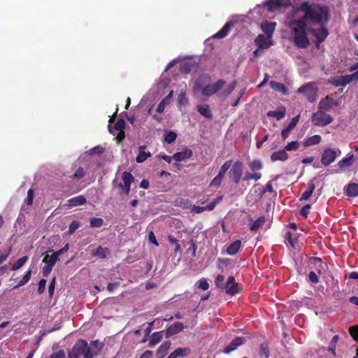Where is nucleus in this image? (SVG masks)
Listing matches in <instances>:
<instances>
[{"label": "nucleus", "instance_id": "79ce46f5", "mask_svg": "<svg viewBox=\"0 0 358 358\" xmlns=\"http://www.w3.org/2000/svg\"><path fill=\"white\" fill-rule=\"evenodd\" d=\"M103 224V220L99 217H92L90 220V226L91 228H99Z\"/></svg>", "mask_w": 358, "mask_h": 358}, {"label": "nucleus", "instance_id": "473e14b6", "mask_svg": "<svg viewBox=\"0 0 358 358\" xmlns=\"http://www.w3.org/2000/svg\"><path fill=\"white\" fill-rule=\"evenodd\" d=\"M322 141V138L320 135H313L312 136L306 138L303 142V145L305 147H309L311 145H315L319 144Z\"/></svg>", "mask_w": 358, "mask_h": 358}, {"label": "nucleus", "instance_id": "6e6552de", "mask_svg": "<svg viewBox=\"0 0 358 358\" xmlns=\"http://www.w3.org/2000/svg\"><path fill=\"white\" fill-rule=\"evenodd\" d=\"M341 153V152L339 149L334 150L329 148L324 149L321 155L322 164L324 166H329Z\"/></svg>", "mask_w": 358, "mask_h": 358}, {"label": "nucleus", "instance_id": "aec40b11", "mask_svg": "<svg viewBox=\"0 0 358 358\" xmlns=\"http://www.w3.org/2000/svg\"><path fill=\"white\" fill-rule=\"evenodd\" d=\"M146 145H141L138 147V154L136 158L137 163L144 162L148 157H151L150 152H145Z\"/></svg>", "mask_w": 358, "mask_h": 358}, {"label": "nucleus", "instance_id": "c85d7f7f", "mask_svg": "<svg viewBox=\"0 0 358 358\" xmlns=\"http://www.w3.org/2000/svg\"><path fill=\"white\" fill-rule=\"evenodd\" d=\"M285 238L286 241L287 242V243L289 244V245L292 248H294L295 244L298 240V234H297V232H295V231H288L286 232Z\"/></svg>", "mask_w": 358, "mask_h": 358}, {"label": "nucleus", "instance_id": "bf43d9fd", "mask_svg": "<svg viewBox=\"0 0 358 358\" xmlns=\"http://www.w3.org/2000/svg\"><path fill=\"white\" fill-rule=\"evenodd\" d=\"M197 288L202 290H207L209 288V283L208 280L203 278L198 282Z\"/></svg>", "mask_w": 358, "mask_h": 358}, {"label": "nucleus", "instance_id": "5701e85b", "mask_svg": "<svg viewBox=\"0 0 358 358\" xmlns=\"http://www.w3.org/2000/svg\"><path fill=\"white\" fill-rule=\"evenodd\" d=\"M191 352V350L189 348H179L175 350L173 352H171L168 358H178V357H183L185 356H187Z\"/></svg>", "mask_w": 358, "mask_h": 358}, {"label": "nucleus", "instance_id": "4c0bfd02", "mask_svg": "<svg viewBox=\"0 0 358 358\" xmlns=\"http://www.w3.org/2000/svg\"><path fill=\"white\" fill-rule=\"evenodd\" d=\"M162 339V331L154 332L151 335L148 345L150 347L154 346L155 345L158 343Z\"/></svg>", "mask_w": 358, "mask_h": 358}, {"label": "nucleus", "instance_id": "393cba45", "mask_svg": "<svg viewBox=\"0 0 358 358\" xmlns=\"http://www.w3.org/2000/svg\"><path fill=\"white\" fill-rule=\"evenodd\" d=\"M349 75L340 76L334 79L333 85L335 87H345L350 83Z\"/></svg>", "mask_w": 358, "mask_h": 358}, {"label": "nucleus", "instance_id": "de8ad7c7", "mask_svg": "<svg viewBox=\"0 0 358 358\" xmlns=\"http://www.w3.org/2000/svg\"><path fill=\"white\" fill-rule=\"evenodd\" d=\"M80 227V222L77 220L71 222L69 227L67 234L71 235L76 232V231Z\"/></svg>", "mask_w": 358, "mask_h": 358}, {"label": "nucleus", "instance_id": "338daca9", "mask_svg": "<svg viewBox=\"0 0 358 358\" xmlns=\"http://www.w3.org/2000/svg\"><path fill=\"white\" fill-rule=\"evenodd\" d=\"M50 358H66V354L64 350H59L51 354Z\"/></svg>", "mask_w": 358, "mask_h": 358}, {"label": "nucleus", "instance_id": "cd10ccee", "mask_svg": "<svg viewBox=\"0 0 358 358\" xmlns=\"http://www.w3.org/2000/svg\"><path fill=\"white\" fill-rule=\"evenodd\" d=\"M288 159V155L285 150H278L271 154V160L275 161H286Z\"/></svg>", "mask_w": 358, "mask_h": 358}, {"label": "nucleus", "instance_id": "49530a36", "mask_svg": "<svg viewBox=\"0 0 358 358\" xmlns=\"http://www.w3.org/2000/svg\"><path fill=\"white\" fill-rule=\"evenodd\" d=\"M236 85V81H233L231 83L226 89L223 90L222 92V95L224 97L228 96L229 94L232 93V92L234 90Z\"/></svg>", "mask_w": 358, "mask_h": 358}, {"label": "nucleus", "instance_id": "ddd939ff", "mask_svg": "<svg viewBox=\"0 0 358 358\" xmlns=\"http://www.w3.org/2000/svg\"><path fill=\"white\" fill-rule=\"evenodd\" d=\"M266 6L269 11H274L281 8H287L291 5L290 0H268Z\"/></svg>", "mask_w": 358, "mask_h": 358}, {"label": "nucleus", "instance_id": "4468645a", "mask_svg": "<svg viewBox=\"0 0 358 358\" xmlns=\"http://www.w3.org/2000/svg\"><path fill=\"white\" fill-rule=\"evenodd\" d=\"M245 343V338L243 337H236L233 339L229 345L226 346L223 350V352L225 354H229L232 351L235 350L238 347L243 345Z\"/></svg>", "mask_w": 358, "mask_h": 358}, {"label": "nucleus", "instance_id": "f03ea898", "mask_svg": "<svg viewBox=\"0 0 358 358\" xmlns=\"http://www.w3.org/2000/svg\"><path fill=\"white\" fill-rule=\"evenodd\" d=\"M104 344L99 340L78 339L68 352V358H95L102 351Z\"/></svg>", "mask_w": 358, "mask_h": 358}, {"label": "nucleus", "instance_id": "9d476101", "mask_svg": "<svg viewBox=\"0 0 358 358\" xmlns=\"http://www.w3.org/2000/svg\"><path fill=\"white\" fill-rule=\"evenodd\" d=\"M243 172V163L239 160L235 162L229 171L235 184L238 185L240 182L242 178Z\"/></svg>", "mask_w": 358, "mask_h": 358}, {"label": "nucleus", "instance_id": "72a5a7b5", "mask_svg": "<svg viewBox=\"0 0 358 358\" xmlns=\"http://www.w3.org/2000/svg\"><path fill=\"white\" fill-rule=\"evenodd\" d=\"M315 188L314 182L312 180L310 181L308 183V189L303 192L300 200H308L311 196Z\"/></svg>", "mask_w": 358, "mask_h": 358}, {"label": "nucleus", "instance_id": "6ab92c4d", "mask_svg": "<svg viewBox=\"0 0 358 358\" xmlns=\"http://www.w3.org/2000/svg\"><path fill=\"white\" fill-rule=\"evenodd\" d=\"M345 194L348 197L358 196V184L350 182L345 187Z\"/></svg>", "mask_w": 358, "mask_h": 358}, {"label": "nucleus", "instance_id": "13d9d810", "mask_svg": "<svg viewBox=\"0 0 358 358\" xmlns=\"http://www.w3.org/2000/svg\"><path fill=\"white\" fill-rule=\"evenodd\" d=\"M259 355L262 357H264L265 358H268L269 356V349L266 344L262 343L259 347Z\"/></svg>", "mask_w": 358, "mask_h": 358}, {"label": "nucleus", "instance_id": "4be33fe9", "mask_svg": "<svg viewBox=\"0 0 358 358\" xmlns=\"http://www.w3.org/2000/svg\"><path fill=\"white\" fill-rule=\"evenodd\" d=\"M276 26L275 22H267L262 23L261 28L262 31L266 35L267 37L271 38Z\"/></svg>", "mask_w": 358, "mask_h": 358}, {"label": "nucleus", "instance_id": "7c9ffc66", "mask_svg": "<svg viewBox=\"0 0 358 358\" xmlns=\"http://www.w3.org/2000/svg\"><path fill=\"white\" fill-rule=\"evenodd\" d=\"M269 85L273 90H274L277 92H281L283 94H288V90H287V87L282 83H278L274 80H271L269 83Z\"/></svg>", "mask_w": 358, "mask_h": 358}, {"label": "nucleus", "instance_id": "69168bd1", "mask_svg": "<svg viewBox=\"0 0 358 358\" xmlns=\"http://www.w3.org/2000/svg\"><path fill=\"white\" fill-rule=\"evenodd\" d=\"M46 280L44 278L40 280L38 287V293L39 294H42L44 292L46 286Z\"/></svg>", "mask_w": 358, "mask_h": 358}, {"label": "nucleus", "instance_id": "dca6fc26", "mask_svg": "<svg viewBox=\"0 0 358 358\" xmlns=\"http://www.w3.org/2000/svg\"><path fill=\"white\" fill-rule=\"evenodd\" d=\"M193 155V152L188 148H185L182 151L176 152L172 158L176 162H182L189 159Z\"/></svg>", "mask_w": 358, "mask_h": 358}, {"label": "nucleus", "instance_id": "1a4fd4ad", "mask_svg": "<svg viewBox=\"0 0 358 358\" xmlns=\"http://www.w3.org/2000/svg\"><path fill=\"white\" fill-rule=\"evenodd\" d=\"M122 180L123 182L118 184V187L122 189L121 194L124 193L128 195L130 192L131 185L134 182V177L130 172L124 171L122 175Z\"/></svg>", "mask_w": 358, "mask_h": 358}, {"label": "nucleus", "instance_id": "39448f33", "mask_svg": "<svg viewBox=\"0 0 358 358\" xmlns=\"http://www.w3.org/2000/svg\"><path fill=\"white\" fill-rule=\"evenodd\" d=\"M249 169L253 173L246 171L245 173L243 180L249 181L251 180H254L255 181L259 180L262 178V173L259 172H256L258 171H261L263 167V163L260 159H253L248 164Z\"/></svg>", "mask_w": 358, "mask_h": 358}, {"label": "nucleus", "instance_id": "2f4dec72", "mask_svg": "<svg viewBox=\"0 0 358 358\" xmlns=\"http://www.w3.org/2000/svg\"><path fill=\"white\" fill-rule=\"evenodd\" d=\"M231 26H232V24L230 22H227L218 32H217L215 34L213 35V38H224L228 34Z\"/></svg>", "mask_w": 358, "mask_h": 358}, {"label": "nucleus", "instance_id": "774afa93", "mask_svg": "<svg viewBox=\"0 0 358 358\" xmlns=\"http://www.w3.org/2000/svg\"><path fill=\"white\" fill-rule=\"evenodd\" d=\"M308 280L313 284H317L319 282V278L317 275L314 271H310L308 274Z\"/></svg>", "mask_w": 358, "mask_h": 358}, {"label": "nucleus", "instance_id": "20e7f679", "mask_svg": "<svg viewBox=\"0 0 358 358\" xmlns=\"http://www.w3.org/2000/svg\"><path fill=\"white\" fill-rule=\"evenodd\" d=\"M211 77L208 74H201L196 80L194 90L201 91L205 96H210L214 94L210 87Z\"/></svg>", "mask_w": 358, "mask_h": 358}, {"label": "nucleus", "instance_id": "412c9836", "mask_svg": "<svg viewBox=\"0 0 358 358\" xmlns=\"http://www.w3.org/2000/svg\"><path fill=\"white\" fill-rule=\"evenodd\" d=\"M87 202L86 198L83 195H78L72 197L68 200V205L69 207H76L84 205Z\"/></svg>", "mask_w": 358, "mask_h": 358}, {"label": "nucleus", "instance_id": "3c124183", "mask_svg": "<svg viewBox=\"0 0 358 358\" xmlns=\"http://www.w3.org/2000/svg\"><path fill=\"white\" fill-rule=\"evenodd\" d=\"M224 176L218 173L217 176H215L210 183V186L211 187H219Z\"/></svg>", "mask_w": 358, "mask_h": 358}, {"label": "nucleus", "instance_id": "c756f323", "mask_svg": "<svg viewBox=\"0 0 358 358\" xmlns=\"http://www.w3.org/2000/svg\"><path fill=\"white\" fill-rule=\"evenodd\" d=\"M196 108H197V110L199 112V113L201 115H202L203 116H204L206 118H208V119L213 118V115H212L211 110H210L208 105H207V104L198 105L196 106Z\"/></svg>", "mask_w": 358, "mask_h": 358}, {"label": "nucleus", "instance_id": "f3484780", "mask_svg": "<svg viewBox=\"0 0 358 358\" xmlns=\"http://www.w3.org/2000/svg\"><path fill=\"white\" fill-rule=\"evenodd\" d=\"M255 43L259 49H267L271 45L267 37L264 34H259L255 38Z\"/></svg>", "mask_w": 358, "mask_h": 358}, {"label": "nucleus", "instance_id": "ea45409f", "mask_svg": "<svg viewBox=\"0 0 358 358\" xmlns=\"http://www.w3.org/2000/svg\"><path fill=\"white\" fill-rule=\"evenodd\" d=\"M225 84V80L222 79H220L216 83L210 84V87L212 88V91L214 94L218 92L224 86Z\"/></svg>", "mask_w": 358, "mask_h": 358}, {"label": "nucleus", "instance_id": "09e8293b", "mask_svg": "<svg viewBox=\"0 0 358 358\" xmlns=\"http://www.w3.org/2000/svg\"><path fill=\"white\" fill-rule=\"evenodd\" d=\"M177 138V134L174 131H169L165 134L164 141L167 143H173Z\"/></svg>", "mask_w": 358, "mask_h": 358}, {"label": "nucleus", "instance_id": "e2e57ef3", "mask_svg": "<svg viewBox=\"0 0 358 358\" xmlns=\"http://www.w3.org/2000/svg\"><path fill=\"white\" fill-rule=\"evenodd\" d=\"M349 333L355 341H358V326L350 327Z\"/></svg>", "mask_w": 358, "mask_h": 358}, {"label": "nucleus", "instance_id": "37998d69", "mask_svg": "<svg viewBox=\"0 0 358 358\" xmlns=\"http://www.w3.org/2000/svg\"><path fill=\"white\" fill-rule=\"evenodd\" d=\"M57 259L58 258L53 253L51 255L47 254L43 258V262L54 266Z\"/></svg>", "mask_w": 358, "mask_h": 358}, {"label": "nucleus", "instance_id": "a211bd4d", "mask_svg": "<svg viewBox=\"0 0 358 358\" xmlns=\"http://www.w3.org/2000/svg\"><path fill=\"white\" fill-rule=\"evenodd\" d=\"M110 252V251L108 248H103L101 245H99L96 249L92 250V256L99 259H106Z\"/></svg>", "mask_w": 358, "mask_h": 358}, {"label": "nucleus", "instance_id": "a18cd8bd", "mask_svg": "<svg viewBox=\"0 0 358 358\" xmlns=\"http://www.w3.org/2000/svg\"><path fill=\"white\" fill-rule=\"evenodd\" d=\"M31 270L27 271V272L22 277V278L18 282L17 285L15 287V288L23 286L25 284H27L31 278Z\"/></svg>", "mask_w": 358, "mask_h": 358}, {"label": "nucleus", "instance_id": "a19ab883", "mask_svg": "<svg viewBox=\"0 0 358 358\" xmlns=\"http://www.w3.org/2000/svg\"><path fill=\"white\" fill-rule=\"evenodd\" d=\"M27 260H28V257L27 256H23L22 257L18 259L15 262H14V264L12 266L11 269L13 271L18 270L19 268H20L25 264V262Z\"/></svg>", "mask_w": 358, "mask_h": 358}, {"label": "nucleus", "instance_id": "4d7b16f0", "mask_svg": "<svg viewBox=\"0 0 358 358\" xmlns=\"http://www.w3.org/2000/svg\"><path fill=\"white\" fill-rule=\"evenodd\" d=\"M188 245H189L188 248V252H192V257H195L196 250H197V245H196V241H194L193 239H191L188 242Z\"/></svg>", "mask_w": 358, "mask_h": 358}, {"label": "nucleus", "instance_id": "2eb2a0df", "mask_svg": "<svg viewBox=\"0 0 358 358\" xmlns=\"http://www.w3.org/2000/svg\"><path fill=\"white\" fill-rule=\"evenodd\" d=\"M185 329L184 324L182 322H177L170 325L165 331L166 337L169 338L175 334L182 331Z\"/></svg>", "mask_w": 358, "mask_h": 358}, {"label": "nucleus", "instance_id": "f8f14e48", "mask_svg": "<svg viewBox=\"0 0 358 358\" xmlns=\"http://www.w3.org/2000/svg\"><path fill=\"white\" fill-rule=\"evenodd\" d=\"M224 288L228 295L233 296L239 292V285L236 282L235 278L232 275L228 278Z\"/></svg>", "mask_w": 358, "mask_h": 358}, {"label": "nucleus", "instance_id": "680f3d73", "mask_svg": "<svg viewBox=\"0 0 358 358\" xmlns=\"http://www.w3.org/2000/svg\"><path fill=\"white\" fill-rule=\"evenodd\" d=\"M125 127V122L123 119H119L114 125V129L117 131H122Z\"/></svg>", "mask_w": 358, "mask_h": 358}, {"label": "nucleus", "instance_id": "f704fd0d", "mask_svg": "<svg viewBox=\"0 0 358 358\" xmlns=\"http://www.w3.org/2000/svg\"><path fill=\"white\" fill-rule=\"evenodd\" d=\"M195 67V64L192 62H184L180 65V71L182 73H190Z\"/></svg>", "mask_w": 358, "mask_h": 358}, {"label": "nucleus", "instance_id": "423d86ee", "mask_svg": "<svg viewBox=\"0 0 358 358\" xmlns=\"http://www.w3.org/2000/svg\"><path fill=\"white\" fill-rule=\"evenodd\" d=\"M297 92L303 94L310 102L313 103L316 100L317 88L315 83H308L300 87Z\"/></svg>", "mask_w": 358, "mask_h": 358}, {"label": "nucleus", "instance_id": "052dcab7", "mask_svg": "<svg viewBox=\"0 0 358 358\" xmlns=\"http://www.w3.org/2000/svg\"><path fill=\"white\" fill-rule=\"evenodd\" d=\"M153 323H154V322H151L148 323V327L145 329V336L143 338V339L141 340V343H145L148 341V338L150 336V334L152 329Z\"/></svg>", "mask_w": 358, "mask_h": 358}, {"label": "nucleus", "instance_id": "9b49d317", "mask_svg": "<svg viewBox=\"0 0 358 358\" xmlns=\"http://www.w3.org/2000/svg\"><path fill=\"white\" fill-rule=\"evenodd\" d=\"M310 32L316 38L315 45L317 48H319L320 43L323 42L329 35L324 26H321L319 29L311 28Z\"/></svg>", "mask_w": 358, "mask_h": 358}, {"label": "nucleus", "instance_id": "c03bdc74", "mask_svg": "<svg viewBox=\"0 0 358 358\" xmlns=\"http://www.w3.org/2000/svg\"><path fill=\"white\" fill-rule=\"evenodd\" d=\"M309 262L318 267L317 273L319 274L321 273V268H322L323 262L321 258L320 257H310L309 259Z\"/></svg>", "mask_w": 358, "mask_h": 358}, {"label": "nucleus", "instance_id": "f257e3e1", "mask_svg": "<svg viewBox=\"0 0 358 358\" xmlns=\"http://www.w3.org/2000/svg\"><path fill=\"white\" fill-rule=\"evenodd\" d=\"M299 11L304 13L299 20L305 22L309 21L312 24L324 26L329 20V9L326 6L310 5L308 2L303 1L294 10L295 13Z\"/></svg>", "mask_w": 358, "mask_h": 358}, {"label": "nucleus", "instance_id": "b1692460", "mask_svg": "<svg viewBox=\"0 0 358 358\" xmlns=\"http://www.w3.org/2000/svg\"><path fill=\"white\" fill-rule=\"evenodd\" d=\"M241 248V241L236 240L232 242L227 248L226 252L229 255H235Z\"/></svg>", "mask_w": 358, "mask_h": 358}, {"label": "nucleus", "instance_id": "bb28decb", "mask_svg": "<svg viewBox=\"0 0 358 358\" xmlns=\"http://www.w3.org/2000/svg\"><path fill=\"white\" fill-rule=\"evenodd\" d=\"M171 343L170 341L164 342L157 350V356L158 358H164L167 354L169 349L170 348Z\"/></svg>", "mask_w": 358, "mask_h": 358}, {"label": "nucleus", "instance_id": "7ed1b4c3", "mask_svg": "<svg viewBox=\"0 0 358 358\" xmlns=\"http://www.w3.org/2000/svg\"><path fill=\"white\" fill-rule=\"evenodd\" d=\"M291 33L294 45L298 48H306L310 41L307 36L306 29L308 27L307 22L303 20H294L289 22Z\"/></svg>", "mask_w": 358, "mask_h": 358}, {"label": "nucleus", "instance_id": "e433bc0d", "mask_svg": "<svg viewBox=\"0 0 358 358\" xmlns=\"http://www.w3.org/2000/svg\"><path fill=\"white\" fill-rule=\"evenodd\" d=\"M355 161V157L353 155L348 157H345L338 162V166L340 168L343 169L345 167L351 166Z\"/></svg>", "mask_w": 358, "mask_h": 358}, {"label": "nucleus", "instance_id": "8fccbe9b", "mask_svg": "<svg viewBox=\"0 0 358 358\" xmlns=\"http://www.w3.org/2000/svg\"><path fill=\"white\" fill-rule=\"evenodd\" d=\"M104 152V148L101 145L95 146L87 151L89 155H101Z\"/></svg>", "mask_w": 358, "mask_h": 358}, {"label": "nucleus", "instance_id": "58836bf2", "mask_svg": "<svg viewBox=\"0 0 358 358\" xmlns=\"http://www.w3.org/2000/svg\"><path fill=\"white\" fill-rule=\"evenodd\" d=\"M285 115V108H282L280 110H270L267 113L268 117H272L276 118L277 120H280L283 118Z\"/></svg>", "mask_w": 358, "mask_h": 358}, {"label": "nucleus", "instance_id": "c9c22d12", "mask_svg": "<svg viewBox=\"0 0 358 358\" xmlns=\"http://www.w3.org/2000/svg\"><path fill=\"white\" fill-rule=\"evenodd\" d=\"M265 222L264 216L259 217L256 220H255L250 225V231H257Z\"/></svg>", "mask_w": 358, "mask_h": 358}, {"label": "nucleus", "instance_id": "6e6d98bb", "mask_svg": "<svg viewBox=\"0 0 358 358\" xmlns=\"http://www.w3.org/2000/svg\"><path fill=\"white\" fill-rule=\"evenodd\" d=\"M338 336L336 335L332 338L329 343V351H330L334 355H336V345L338 342Z\"/></svg>", "mask_w": 358, "mask_h": 358}, {"label": "nucleus", "instance_id": "0e129e2a", "mask_svg": "<svg viewBox=\"0 0 358 358\" xmlns=\"http://www.w3.org/2000/svg\"><path fill=\"white\" fill-rule=\"evenodd\" d=\"M34 196V192L33 189H29L27 192V196L26 199V203L27 205H31L33 203Z\"/></svg>", "mask_w": 358, "mask_h": 358}, {"label": "nucleus", "instance_id": "864d4df0", "mask_svg": "<svg viewBox=\"0 0 358 358\" xmlns=\"http://www.w3.org/2000/svg\"><path fill=\"white\" fill-rule=\"evenodd\" d=\"M299 144L297 141H293L292 142L288 143L285 147V151H292V150H296L299 149Z\"/></svg>", "mask_w": 358, "mask_h": 358}, {"label": "nucleus", "instance_id": "5fc2aeb1", "mask_svg": "<svg viewBox=\"0 0 358 358\" xmlns=\"http://www.w3.org/2000/svg\"><path fill=\"white\" fill-rule=\"evenodd\" d=\"M232 164V160L229 159L224 162V164H222L220 167V171L218 173L225 176L226 172L228 171V169L231 167Z\"/></svg>", "mask_w": 358, "mask_h": 358}, {"label": "nucleus", "instance_id": "0eeeda50", "mask_svg": "<svg viewBox=\"0 0 358 358\" xmlns=\"http://www.w3.org/2000/svg\"><path fill=\"white\" fill-rule=\"evenodd\" d=\"M311 120L315 126L325 127L333 122V117L324 111L318 110L313 114Z\"/></svg>", "mask_w": 358, "mask_h": 358}, {"label": "nucleus", "instance_id": "a878e982", "mask_svg": "<svg viewBox=\"0 0 358 358\" xmlns=\"http://www.w3.org/2000/svg\"><path fill=\"white\" fill-rule=\"evenodd\" d=\"M332 106V99L327 96L320 101L318 108L320 111H329Z\"/></svg>", "mask_w": 358, "mask_h": 358}, {"label": "nucleus", "instance_id": "603ef678", "mask_svg": "<svg viewBox=\"0 0 358 358\" xmlns=\"http://www.w3.org/2000/svg\"><path fill=\"white\" fill-rule=\"evenodd\" d=\"M85 174V170L83 167H79L75 173L72 175V179L80 180L84 178Z\"/></svg>", "mask_w": 358, "mask_h": 358}]
</instances>
